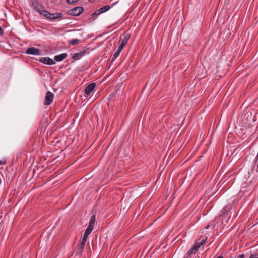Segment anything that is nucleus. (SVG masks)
<instances>
[{"mask_svg":"<svg viewBox=\"0 0 258 258\" xmlns=\"http://www.w3.org/2000/svg\"><path fill=\"white\" fill-rule=\"evenodd\" d=\"M95 222V216L93 215L91 216L89 225L88 226L86 230L85 231V233L84 234V236L83 237L82 239L87 240L88 238V236L90 234L92 230H93L94 225Z\"/></svg>","mask_w":258,"mask_h":258,"instance_id":"nucleus-1","label":"nucleus"},{"mask_svg":"<svg viewBox=\"0 0 258 258\" xmlns=\"http://www.w3.org/2000/svg\"><path fill=\"white\" fill-rule=\"evenodd\" d=\"M42 15L46 17L48 19L53 20L57 18H61L62 14L59 13H50L48 11L44 10L41 14Z\"/></svg>","mask_w":258,"mask_h":258,"instance_id":"nucleus-2","label":"nucleus"},{"mask_svg":"<svg viewBox=\"0 0 258 258\" xmlns=\"http://www.w3.org/2000/svg\"><path fill=\"white\" fill-rule=\"evenodd\" d=\"M31 4L33 9L40 14L44 10V8L39 3L38 0H32Z\"/></svg>","mask_w":258,"mask_h":258,"instance_id":"nucleus-3","label":"nucleus"},{"mask_svg":"<svg viewBox=\"0 0 258 258\" xmlns=\"http://www.w3.org/2000/svg\"><path fill=\"white\" fill-rule=\"evenodd\" d=\"M54 97L53 94L51 92H47L46 93L43 104L45 105L48 106L51 104Z\"/></svg>","mask_w":258,"mask_h":258,"instance_id":"nucleus-4","label":"nucleus"},{"mask_svg":"<svg viewBox=\"0 0 258 258\" xmlns=\"http://www.w3.org/2000/svg\"><path fill=\"white\" fill-rule=\"evenodd\" d=\"M86 240L82 239L81 241L77 245L76 254L81 255L86 243Z\"/></svg>","mask_w":258,"mask_h":258,"instance_id":"nucleus-5","label":"nucleus"},{"mask_svg":"<svg viewBox=\"0 0 258 258\" xmlns=\"http://www.w3.org/2000/svg\"><path fill=\"white\" fill-rule=\"evenodd\" d=\"M84 8L82 7H78L69 11V14L73 16H79L83 13Z\"/></svg>","mask_w":258,"mask_h":258,"instance_id":"nucleus-6","label":"nucleus"},{"mask_svg":"<svg viewBox=\"0 0 258 258\" xmlns=\"http://www.w3.org/2000/svg\"><path fill=\"white\" fill-rule=\"evenodd\" d=\"M26 53L29 54L39 55L41 54V51L39 49H38L37 48L31 47L28 48L26 50Z\"/></svg>","mask_w":258,"mask_h":258,"instance_id":"nucleus-7","label":"nucleus"},{"mask_svg":"<svg viewBox=\"0 0 258 258\" xmlns=\"http://www.w3.org/2000/svg\"><path fill=\"white\" fill-rule=\"evenodd\" d=\"M39 61L44 64L52 65L55 63V61L54 59H51L48 57H42L39 59Z\"/></svg>","mask_w":258,"mask_h":258,"instance_id":"nucleus-8","label":"nucleus"},{"mask_svg":"<svg viewBox=\"0 0 258 258\" xmlns=\"http://www.w3.org/2000/svg\"><path fill=\"white\" fill-rule=\"evenodd\" d=\"M96 86L95 83H92L88 85L85 89V93L86 95H89L94 89Z\"/></svg>","mask_w":258,"mask_h":258,"instance_id":"nucleus-9","label":"nucleus"},{"mask_svg":"<svg viewBox=\"0 0 258 258\" xmlns=\"http://www.w3.org/2000/svg\"><path fill=\"white\" fill-rule=\"evenodd\" d=\"M67 57V54L66 53H61L59 55H55L54 57V60L56 61H60L65 59Z\"/></svg>","mask_w":258,"mask_h":258,"instance_id":"nucleus-10","label":"nucleus"},{"mask_svg":"<svg viewBox=\"0 0 258 258\" xmlns=\"http://www.w3.org/2000/svg\"><path fill=\"white\" fill-rule=\"evenodd\" d=\"M198 249L193 246L186 253L185 258H191V254H195L197 251Z\"/></svg>","mask_w":258,"mask_h":258,"instance_id":"nucleus-11","label":"nucleus"},{"mask_svg":"<svg viewBox=\"0 0 258 258\" xmlns=\"http://www.w3.org/2000/svg\"><path fill=\"white\" fill-rule=\"evenodd\" d=\"M86 53V50L82 51L73 54L72 58L74 59L78 60L82 57Z\"/></svg>","mask_w":258,"mask_h":258,"instance_id":"nucleus-12","label":"nucleus"},{"mask_svg":"<svg viewBox=\"0 0 258 258\" xmlns=\"http://www.w3.org/2000/svg\"><path fill=\"white\" fill-rule=\"evenodd\" d=\"M207 238H205V239H203L201 241H197V243L194 245L196 248L197 247V249L199 250L200 247L205 244L206 241H207Z\"/></svg>","mask_w":258,"mask_h":258,"instance_id":"nucleus-13","label":"nucleus"},{"mask_svg":"<svg viewBox=\"0 0 258 258\" xmlns=\"http://www.w3.org/2000/svg\"><path fill=\"white\" fill-rule=\"evenodd\" d=\"M101 14L99 9L96 10L93 13H92L90 16H89V19H91L92 18H94V19H95L97 16Z\"/></svg>","mask_w":258,"mask_h":258,"instance_id":"nucleus-14","label":"nucleus"},{"mask_svg":"<svg viewBox=\"0 0 258 258\" xmlns=\"http://www.w3.org/2000/svg\"><path fill=\"white\" fill-rule=\"evenodd\" d=\"M130 37H131V34L126 32L123 33L122 37H121L120 38L124 41L128 42Z\"/></svg>","mask_w":258,"mask_h":258,"instance_id":"nucleus-15","label":"nucleus"},{"mask_svg":"<svg viewBox=\"0 0 258 258\" xmlns=\"http://www.w3.org/2000/svg\"><path fill=\"white\" fill-rule=\"evenodd\" d=\"M110 9V6L108 5L105 6L104 7L99 9L101 14L106 12Z\"/></svg>","mask_w":258,"mask_h":258,"instance_id":"nucleus-16","label":"nucleus"},{"mask_svg":"<svg viewBox=\"0 0 258 258\" xmlns=\"http://www.w3.org/2000/svg\"><path fill=\"white\" fill-rule=\"evenodd\" d=\"M81 40L78 39H73L69 42V43L71 45H75L79 44Z\"/></svg>","mask_w":258,"mask_h":258,"instance_id":"nucleus-17","label":"nucleus"},{"mask_svg":"<svg viewBox=\"0 0 258 258\" xmlns=\"http://www.w3.org/2000/svg\"><path fill=\"white\" fill-rule=\"evenodd\" d=\"M120 53V52L117 50L113 54V57L112 58V61H114L119 56Z\"/></svg>","mask_w":258,"mask_h":258,"instance_id":"nucleus-18","label":"nucleus"},{"mask_svg":"<svg viewBox=\"0 0 258 258\" xmlns=\"http://www.w3.org/2000/svg\"><path fill=\"white\" fill-rule=\"evenodd\" d=\"M127 42L126 41H124L123 40H122V39L120 38V40L118 42V43H120L121 45H123V46H124L125 45H126Z\"/></svg>","mask_w":258,"mask_h":258,"instance_id":"nucleus-19","label":"nucleus"},{"mask_svg":"<svg viewBox=\"0 0 258 258\" xmlns=\"http://www.w3.org/2000/svg\"><path fill=\"white\" fill-rule=\"evenodd\" d=\"M79 0H66L69 4H73L78 2Z\"/></svg>","mask_w":258,"mask_h":258,"instance_id":"nucleus-20","label":"nucleus"},{"mask_svg":"<svg viewBox=\"0 0 258 258\" xmlns=\"http://www.w3.org/2000/svg\"><path fill=\"white\" fill-rule=\"evenodd\" d=\"M123 47H124V46L123 45H122L120 43H119L117 50L119 51V52H120L122 50Z\"/></svg>","mask_w":258,"mask_h":258,"instance_id":"nucleus-21","label":"nucleus"},{"mask_svg":"<svg viewBox=\"0 0 258 258\" xmlns=\"http://www.w3.org/2000/svg\"><path fill=\"white\" fill-rule=\"evenodd\" d=\"M249 258H258V254H251Z\"/></svg>","mask_w":258,"mask_h":258,"instance_id":"nucleus-22","label":"nucleus"},{"mask_svg":"<svg viewBox=\"0 0 258 258\" xmlns=\"http://www.w3.org/2000/svg\"><path fill=\"white\" fill-rule=\"evenodd\" d=\"M245 256H244V254H240L238 256V258H244Z\"/></svg>","mask_w":258,"mask_h":258,"instance_id":"nucleus-23","label":"nucleus"},{"mask_svg":"<svg viewBox=\"0 0 258 258\" xmlns=\"http://www.w3.org/2000/svg\"><path fill=\"white\" fill-rule=\"evenodd\" d=\"M6 163V161H0V165H4Z\"/></svg>","mask_w":258,"mask_h":258,"instance_id":"nucleus-24","label":"nucleus"},{"mask_svg":"<svg viewBox=\"0 0 258 258\" xmlns=\"http://www.w3.org/2000/svg\"><path fill=\"white\" fill-rule=\"evenodd\" d=\"M210 225H208L205 226V229H208L210 227Z\"/></svg>","mask_w":258,"mask_h":258,"instance_id":"nucleus-25","label":"nucleus"},{"mask_svg":"<svg viewBox=\"0 0 258 258\" xmlns=\"http://www.w3.org/2000/svg\"><path fill=\"white\" fill-rule=\"evenodd\" d=\"M223 256H222V255H219V256H217V257H215V258H223Z\"/></svg>","mask_w":258,"mask_h":258,"instance_id":"nucleus-26","label":"nucleus"}]
</instances>
